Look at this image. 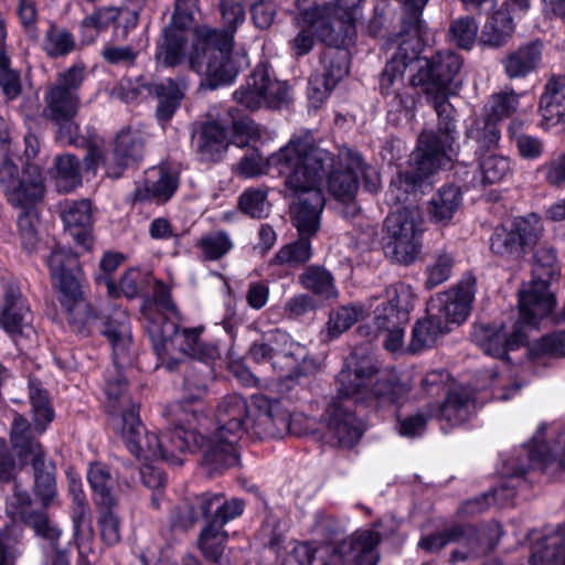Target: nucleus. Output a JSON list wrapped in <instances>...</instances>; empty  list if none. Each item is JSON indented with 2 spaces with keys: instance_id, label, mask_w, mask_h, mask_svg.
Returning <instances> with one entry per match:
<instances>
[{
  "instance_id": "1",
  "label": "nucleus",
  "mask_w": 565,
  "mask_h": 565,
  "mask_svg": "<svg viewBox=\"0 0 565 565\" xmlns=\"http://www.w3.org/2000/svg\"><path fill=\"white\" fill-rule=\"evenodd\" d=\"M419 41L416 36H406L398 41L397 47L380 76L381 94L395 111L409 107L412 98L407 93L404 74L412 72L409 85L418 88L433 104L437 114V132L440 139L457 138L455 108L448 102L450 85L462 66L461 57L452 51L437 52L431 57H419Z\"/></svg>"
},
{
  "instance_id": "2",
  "label": "nucleus",
  "mask_w": 565,
  "mask_h": 565,
  "mask_svg": "<svg viewBox=\"0 0 565 565\" xmlns=\"http://www.w3.org/2000/svg\"><path fill=\"white\" fill-rule=\"evenodd\" d=\"M321 170V166L305 171L296 169L284 182L285 196L292 199L290 209L299 238L282 246L273 258V264L298 267L310 260V237L320 228V214L324 207Z\"/></svg>"
},
{
  "instance_id": "3",
  "label": "nucleus",
  "mask_w": 565,
  "mask_h": 565,
  "mask_svg": "<svg viewBox=\"0 0 565 565\" xmlns=\"http://www.w3.org/2000/svg\"><path fill=\"white\" fill-rule=\"evenodd\" d=\"M33 469V492L41 505L36 507L31 495L14 486L13 493L7 499L6 512L12 521H20L31 527L36 536L56 545L62 530L49 516L47 508L57 495L54 466L44 457L31 460Z\"/></svg>"
},
{
  "instance_id": "4",
  "label": "nucleus",
  "mask_w": 565,
  "mask_h": 565,
  "mask_svg": "<svg viewBox=\"0 0 565 565\" xmlns=\"http://www.w3.org/2000/svg\"><path fill=\"white\" fill-rule=\"evenodd\" d=\"M320 166L323 179L334 166L333 154L318 147L310 132H301L292 136L287 145L266 160L255 150L245 154L237 163V171L242 177L254 178L266 173L268 169H274L280 175H285L286 181L296 169L305 171Z\"/></svg>"
},
{
  "instance_id": "5",
  "label": "nucleus",
  "mask_w": 565,
  "mask_h": 565,
  "mask_svg": "<svg viewBox=\"0 0 565 565\" xmlns=\"http://www.w3.org/2000/svg\"><path fill=\"white\" fill-rule=\"evenodd\" d=\"M51 278L60 291V301L68 312L74 330L85 333L97 322L98 316L83 299V273L76 254L64 246H55L46 259Z\"/></svg>"
},
{
  "instance_id": "6",
  "label": "nucleus",
  "mask_w": 565,
  "mask_h": 565,
  "mask_svg": "<svg viewBox=\"0 0 565 565\" xmlns=\"http://www.w3.org/2000/svg\"><path fill=\"white\" fill-rule=\"evenodd\" d=\"M454 145L451 138L440 139L434 131L423 132L413 152L409 168L391 180L386 201L395 205L405 203L408 196L420 186L423 180L450 161Z\"/></svg>"
},
{
  "instance_id": "7",
  "label": "nucleus",
  "mask_w": 565,
  "mask_h": 565,
  "mask_svg": "<svg viewBox=\"0 0 565 565\" xmlns=\"http://www.w3.org/2000/svg\"><path fill=\"white\" fill-rule=\"evenodd\" d=\"M231 35L207 25L195 29V43L190 55V68L204 75L202 85L215 89L234 81L238 66L232 56Z\"/></svg>"
},
{
  "instance_id": "8",
  "label": "nucleus",
  "mask_w": 565,
  "mask_h": 565,
  "mask_svg": "<svg viewBox=\"0 0 565 565\" xmlns=\"http://www.w3.org/2000/svg\"><path fill=\"white\" fill-rule=\"evenodd\" d=\"M377 367L366 350L355 349L345 359L342 370L337 377V397L349 403L366 402L376 397L388 396V399L396 402L407 393L406 385L391 384L392 390L385 391L386 383L376 380Z\"/></svg>"
},
{
  "instance_id": "9",
  "label": "nucleus",
  "mask_w": 565,
  "mask_h": 565,
  "mask_svg": "<svg viewBox=\"0 0 565 565\" xmlns=\"http://www.w3.org/2000/svg\"><path fill=\"white\" fill-rule=\"evenodd\" d=\"M365 0H337L307 7L308 0H296L303 23L315 29L328 49L342 50L355 33V20Z\"/></svg>"
},
{
  "instance_id": "10",
  "label": "nucleus",
  "mask_w": 565,
  "mask_h": 565,
  "mask_svg": "<svg viewBox=\"0 0 565 565\" xmlns=\"http://www.w3.org/2000/svg\"><path fill=\"white\" fill-rule=\"evenodd\" d=\"M248 354L256 363H269L273 371L287 380L299 379L316 369L308 349L278 329L269 331L262 341L254 342Z\"/></svg>"
},
{
  "instance_id": "11",
  "label": "nucleus",
  "mask_w": 565,
  "mask_h": 565,
  "mask_svg": "<svg viewBox=\"0 0 565 565\" xmlns=\"http://www.w3.org/2000/svg\"><path fill=\"white\" fill-rule=\"evenodd\" d=\"M120 428L122 439L128 450L139 460L153 461L162 459L171 465L180 466L183 462L181 455L188 447L186 438L180 433L173 449H167L168 441H174L173 434H150L140 422L139 413L129 409L122 423L116 425Z\"/></svg>"
},
{
  "instance_id": "12",
  "label": "nucleus",
  "mask_w": 565,
  "mask_h": 565,
  "mask_svg": "<svg viewBox=\"0 0 565 565\" xmlns=\"http://www.w3.org/2000/svg\"><path fill=\"white\" fill-rule=\"evenodd\" d=\"M423 216L413 204L392 211L385 218L384 252L395 263L411 265L422 250Z\"/></svg>"
},
{
  "instance_id": "13",
  "label": "nucleus",
  "mask_w": 565,
  "mask_h": 565,
  "mask_svg": "<svg viewBox=\"0 0 565 565\" xmlns=\"http://www.w3.org/2000/svg\"><path fill=\"white\" fill-rule=\"evenodd\" d=\"M87 76L84 62H76L65 71L56 74L53 83L47 85L43 102V117L56 125H67L71 132L72 119L81 107L78 90Z\"/></svg>"
},
{
  "instance_id": "14",
  "label": "nucleus",
  "mask_w": 565,
  "mask_h": 565,
  "mask_svg": "<svg viewBox=\"0 0 565 565\" xmlns=\"http://www.w3.org/2000/svg\"><path fill=\"white\" fill-rule=\"evenodd\" d=\"M202 328H184L181 332L174 322L164 321L159 326L158 321L149 318L148 332L152 341L153 350L161 361L167 362V367L173 370L177 366L174 360L167 361L171 349L178 343L179 349L185 355L203 361L205 359H214L217 350L214 345L201 343L200 334Z\"/></svg>"
},
{
  "instance_id": "15",
  "label": "nucleus",
  "mask_w": 565,
  "mask_h": 565,
  "mask_svg": "<svg viewBox=\"0 0 565 565\" xmlns=\"http://www.w3.org/2000/svg\"><path fill=\"white\" fill-rule=\"evenodd\" d=\"M541 318L532 315L522 317L521 301L519 300V319L510 335L503 331L502 324L477 323L473 326L470 337L472 342L486 354L505 359L509 351L527 344L529 333L537 328Z\"/></svg>"
},
{
  "instance_id": "16",
  "label": "nucleus",
  "mask_w": 565,
  "mask_h": 565,
  "mask_svg": "<svg viewBox=\"0 0 565 565\" xmlns=\"http://www.w3.org/2000/svg\"><path fill=\"white\" fill-rule=\"evenodd\" d=\"M533 274L530 288L519 292L522 317H545L555 305L554 296L548 290L550 280L557 274L556 254L552 247H540L536 250Z\"/></svg>"
},
{
  "instance_id": "17",
  "label": "nucleus",
  "mask_w": 565,
  "mask_h": 565,
  "mask_svg": "<svg viewBox=\"0 0 565 565\" xmlns=\"http://www.w3.org/2000/svg\"><path fill=\"white\" fill-rule=\"evenodd\" d=\"M0 185L10 204L17 207L33 206L44 194V179L39 166L25 163L22 172L9 158L0 163Z\"/></svg>"
},
{
  "instance_id": "18",
  "label": "nucleus",
  "mask_w": 565,
  "mask_h": 565,
  "mask_svg": "<svg viewBox=\"0 0 565 565\" xmlns=\"http://www.w3.org/2000/svg\"><path fill=\"white\" fill-rule=\"evenodd\" d=\"M233 96L237 104L252 111L264 106L279 108L287 102L288 87L274 78L266 65L260 64Z\"/></svg>"
},
{
  "instance_id": "19",
  "label": "nucleus",
  "mask_w": 565,
  "mask_h": 565,
  "mask_svg": "<svg viewBox=\"0 0 565 565\" xmlns=\"http://www.w3.org/2000/svg\"><path fill=\"white\" fill-rule=\"evenodd\" d=\"M542 224L536 215L516 217L510 228L498 227L490 238V248L498 256L519 259L537 243Z\"/></svg>"
},
{
  "instance_id": "20",
  "label": "nucleus",
  "mask_w": 565,
  "mask_h": 565,
  "mask_svg": "<svg viewBox=\"0 0 565 565\" xmlns=\"http://www.w3.org/2000/svg\"><path fill=\"white\" fill-rule=\"evenodd\" d=\"M382 540L374 530L356 531L334 545L327 547L321 565H376L377 546Z\"/></svg>"
},
{
  "instance_id": "21",
  "label": "nucleus",
  "mask_w": 565,
  "mask_h": 565,
  "mask_svg": "<svg viewBox=\"0 0 565 565\" xmlns=\"http://www.w3.org/2000/svg\"><path fill=\"white\" fill-rule=\"evenodd\" d=\"M338 161V169L329 173L328 189L342 205L341 214L344 217H353L360 211L355 202L359 190V178L355 168L362 167V157L352 149L342 148L339 151Z\"/></svg>"
},
{
  "instance_id": "22",
  "label": "nucleus",
  "mask_w": 565,
  "mask_h": 565,
  "mask_svg": "<svg viewBox=\"0 0 565 565\" xmlns=\"http://www.w3.org/2000/svg\"><path fill=\"white\" fill-rule=\"evenodd\" d=\"M475 294L476 279L466 276L454 288L431 297L427 312L444 320L447 328L451 323L459 324L469 316Z\"/></svg>"
},
{
  "instance_id": "23",
  "label": "nucleus",
  "mask_w": 565,
  "mask_h": 565,
  "mask_svg": "<svg viewBox=\"0 0 565 565\" xmlns=\"http://www.w3.org/2000/svg\"><path fill=\"white\" fill-rule=\"evenodd\" d=\"M348 73V52L345 50L326 49L320 56V67L309 78L308 98L310 105L318 108Z\"/></svg>"
},
{
  "instance_id": "24",
  "label": "nucleus",
  "mask_w": 565,
  "mask_h": 565,
  "mask_svg": "<svg viewBox=\"0 0 565 565\" xmlns=\"http://www.w3.org/2000/svg\"><path fill=\"white\" fill-rule=\"evenodd\" d=\"M249 428L259 438H282L290 431V413L279 399L259 394L253 396Z\"/></svg>"
},
{
  "instance_id": "25",
  "label": "nucleus",
  "mask_w": 565,
  "mask_h": 565,
  "mask_svg": "<svg viewBox=\"0 0 565 565\" xmlns=\"http://www.w3.org/2000/svg\"><path fill=\"white\" fill-rule=\"evenodd\" d=\"M459 547L450 554L449 562L456 564L460 561L475 559L493 551L498 545L502 530L498 523L475 527L470 524H459Z\"/></svg>"
},
{
  "instance_id": "26",
  "label": "nucleus",
  "mask_w": 565,
  "mask_h": 565,
  "mask_svg": "<svg viewBox=\"0 0 565 565\" xmlns=\"http://www.w3.org/2000/svg\"><path fill=\"white\" fill-rule=\"evenodd\" d=\"M323 423L330 439L340 447H353L363 435L362 422L349 403L333 399L326 408Z\"/></svg>"
},
{
  "instance_id": "27",
  "label": "nucleus",
  "mask_w": 565,
  "mask_h": 565,
  "mask_svg": "<svg viewBox=\"0 0 565 565\" xmlns=\"http://www.w3.org/2000/svg\"><path fill=\"white\" fill-rule=\"evenodd\" d=\"M252 412L245 397L239 394L224 396L216 407L215 431L226 435L231 440H238L249 428Z\"/></svg>"
},
{
  "instance_id": "28",
  "label": "nucleus",
  "mask_w": 565,
  "mask_h": 565,
  "mask_svg": "<svg viewBox=\"0 0 565 565\" xmlns=\"http://www.w3.org/2000/svg\"><path fill=\"white\" fill-rule=\"evenodd\" d=\"M145 152V136L141 130L126 128L116 137L113 161L108 162L107 175L117 179L124 169L142 159Z\"/></svg>"
},
{
  "instance_id": "29",
  "label": "nucleus",
  "mask_w": 565,
  "mask_h": 565,
  "mask_svg": "<svg viewBox=\"0 0 565 565\" xmlns=\"http://www.w3.org/2000/svg\"><path fill=\"white\" fill-rule=\"evenodd\" d=\"M102 333L108 339L113 349V360L116 367L131 364V329L127 315L116 311L104 322Z\"/></svg>"
},
{
  "instance_id": "30",
  "label": "nucleus",
  "mask_w": 565,
  "mask_h": 565,
  "mask_svg": "<svg viewBox=\"0 0 565 565\" xmlns=\"http://www.w3.org/2000/svg\"><path fill=\"white\" fill-rule=\"evenodd\" d=\"M203 439H199V444L205 440L206 449L202 462L210 475L221 473L238 463V455L235 448L237 440H231L224 434L218 436L215 430L209 436L203 435Z\"/></svg>"
},
{
  "instance_id": "31",
  "label": "nucleus",
  "mask_w": 565,
  "mask_h": 565,
  "mask_svg": "<svg viewBox=\"0 0 565 565\" xmlns=\"http://www.w3.org/2000/svg\"><path fill=\"white\" fill-rule=\"evenodd\" d=\"M65 230L81 246L89 248L93 238L92 207L88 200L66 201L61 210Z\"/></svg>"
},
{
  "instance_id": "32",
  "label": "nucleus",
  "mask_w": 565,
  "mask_h": 565,
  "mask_svg": "<svg viewBox=\"0 0 565 565\" xmlns=\"http://www.w3.org/2000/svg\"><path fill=\"white\" fill-rule=\"evenodd\" d=\"M31 323L29 305L23 299L20 288L14 284L6 286L0 313V324L6 332L17 335Z\"/></svg>"
},
{
  "instance_id": "33",
  "label": "nucleus",
  "mask_w": 565,
  "mask_h": 565,
  "mask_svg": "<svg viewBox=\"0 0 565 565\" xmlns=\"http://www.w3.org/2000/svg\"><path fill=\"white\" fill-rule=\"evenodd\" d=\"M541 60L542 43L532 41L508 52L502 58V65L510 79L524 78L539 67Z\"/></svg>"
},
{
  "instance_id": "34",
  "label": "nucleus",
  "mask_w": 565,
  "mask_h": 565,
  "mask_svg": "<svg viewBox=\"0 0 565 565\" xmlns=\"http://www.w3.org/2000/svg\"><path fill=\"white\" fill-rule=\"evenodd\" d=\"M212 376V369L203 361H193L188 365L181 388L182 413L189 412L186 405L201 402L207 394V382Z\"/></svg>"
},
{
  "instance_id": "35",
  "label": "nucleus",
  "mask_w": 565,
  "mask_h": 565,
  "mask_svg": "<svg viewBox=\"0 0 565 565\" xmlns=\"http://www.w3.org/2000/svg\"><path fill=\"white\" fill-rule=\"evenodd\" d=\"M545 426L541 425L529 443L527 454L531 466H548L558 462L565 470V434H561L551 447L545 444Z\"/></svg>"
},
{
  "instance_id": "36",
  "label": "nucleus",
  "mask_w": 565,
  "mask_h": 565,
  "mask_svg": "<svg viewBox=\"0 0 565 565\" xmlns=\"http://www.w3.org/2000/svg\"><path fill=\"white\" fill-rule=\"evenodd\" d=\"M226 129L216 121L203 125L195 141L196 154L201 161L216 162L222 159L226 148Z\"/></svg>"
},
{
  "instance_id": "37",
  "label": "nucleus",
  "mask_w": 565,
  "mask_h": 565,
  "mask_svg": "<svg viewBox=\"0 0 565 565\" xmlns=\"http://www.w3.org/2000/svg\"><path fill=\"white\" fill-rule=\"evenodd\" d=\"M461 204V189L454 184L444 185L429 200V218L434 223L446 225L451 221Z\"/></svg>"
},
{
  "instance_id": "38",
  "label": "nucleus",
  "mask_w": 565,
  "mask_h": 565,
  "mask_svg": "<svg viewBox=\"0 0 565 565\" xmlns=\"http://www.w3.org/2000/svg\"><path fill=\"white\" fill-rule=\"evenodd\" d=\"M530 565H565V530L545 534L532 550Z\"/></svg>"
},
{
  "instance_id": "39",
  "label": "nucleus",
  "mask_w": 565,
  "mask_h": 565,
  "mask_svg": "<svg viewBox=\"0 0 565 565\" xmlns=\"http://www.w3.org/2000/svg\"><path fill=\"white\" fill-rule=\"evenodd\" d=\"M10 440L20 458H30V460H32L36 457H44L41 444L33 435L28 419L21 414L14 413L10 429Z\"/></svg>"
},
{
  "instance_id": "40",
  "label": "nucleus",
  "mask_w": 565,
  "mask_h": 565,
  "mask_svg": "<svg viewBox=\"0 0 565 565\" xmlns=\"http://www.w3.org/2000/svg\"><path fill=\"white\" fill-rule=\"evenodd\" d=\"M472 409V397L467 388L459 387L448 391L445 402L439 408V419L455 427L468 420Z\"/></svg>"
},
{
  "instance_id": "41",
  "label": "nucleus",
  "mask_w": 565,
  "mask_h": 565,
  "mask_svg": "<svg viewBox=\"0 0 565 565\" xmlns=\"http://www.w3.org/2000/svg\"><path fill=\"white\" fill-rule=\"evenodd\" d=\"M540 110L547 127L565 118V79H551L540 98Z\"/></svg>"
},
{
  "instance_id": "42",
  "label": "nucleus",
  "mask_w": 565,
  "mask_h": 565,
  "mask_svg": "<svg viewBox=\"0 0 565 565\" xmlns=\"http://www.w3.org/2000/svg\"><path fill=\"white\" fill-rule=\"evenodd\" d=\"M158 99L156 110L157 119L161 124L168 122L177 109L180 107L184 97L183 88L173 79L166 78L151 85V94Z\"/></svg>"
},
{
  "instance_id": "43",
  "label": "nucleus",
  "mask_w": 565,
  "mask_h": 565,
  "mask_svg": "<svg viewBox=\"0 0 565 565\" xmlns=\"http://www.w3.org/2000/svg\"><path fill=\"white\" fill-rule=\"evenodd\" d=\"M87 480L97 505L104 509H114L117 498L114 493L116 480L109 469L100 463H93L87 471Z\"/></svg>"
},
{
  "instance_id": "44",
  "label": "nucleus",
  "mask_w": 565,
  "mask_h": 565,
  "mask_svg": "<svg viewBox=\"0 0 565 565\" xmlns=\"http://www.w3.org/2000/svg\"><path fill=\"white\" fill-rule=\"evenodd\" d=\"M303 289L329 300L338 297L335 280L330 270L320 265L308 266L298 277Z\"/></svg>"
},
{
  "instance_id": "45",
  "label": "nucleus",
  "mask_w": 565,
  "mask_h": 565,
  "mask_svg": "<svg viewBox=\"0 0 565 565\" xmlns=\"http://www.w3.org/2000/svg\"><path fill=\"white\" fill-rule=\"evenodd\" d=\"M116 369L118 372L117 377L115 380H109L107 382L105 392L107 395V412L111 416L116 425H119L120 423H122L125 414L130 408L139 413V407L126 394L127 382L120 374V371L124 367Z\"/></svg>"
},
{
  "instance_id": "46",
  "label": "nucleus",
  "mask_w": 565,
  "mask_h": 565,
  "mask_svg": "<svg viewBox=\"0 0 565 565\" xmlns=\"http://www.w3.org/2000/svg\"><path fill=\"white\" fill-rule=\"evenodd\" d=\"M189 28H179L171 23L163 31V39L158 45L157 60L166 66L179 64L183 56L186 42L185 31Z\"/></svg>"
},
{
  "instance_id": "47",
  "label": "nucleus",
  "mask_w": 565,
  "mask_h": 565,
  "mask_svg": "<svg viewBox=\"0 0 565 565\" xmlns=\"http://www.w3.org/2000/svg\"><path fill=\"white\" fill-rule=\"evenodd\" d=\"M450 329L446 327L445 321L427 313V317L415 323L412 332L409 350L418 352L433 347L439 337L447 333Z\"/></svg>"
},
{
  "instance_id": "48",
  "label": "nucleus",
  "mask_w": 565,
  "mask_h": 565,
  "mask_svg": "<svg viewBox=\"0 0 565 565\" xmlns=\"http://www.w3.org/2000/svg\"><path fill=\"white\" fill-rule=\"evenodd\" d=\"M227 532L214 525L205 523L199 537V547L204 557L214 565H227L228 561L224 556L225 544L227 542Z\"/></svg>"
},
{
  "instance_id": "49",
  "label": "nucleus",
  "mask_w": 565,
  "mask_h": 565,
  "mask_svg": "<svg viewBox=\"0 0 565 565\" xmlns=\"http://www.w3.org/2000/svg\"><path fill=\"white\" fill-rule=\"evenodd\" d=\"M29 396L35 430L41 434L53 420L54 409L51 405L47 392L36 379H30L29 381Z\"/></svg>"
},
{
  "instance_id": "50",
  "label": "nucleus",
  "mask_w": 565,
  "mask_h": 565,
  "mask_svg": "<svg viewBox=\"0 0 565 565\" xmlns=\"http://www.w3.org/2000/svg\"><path fill=\"white\" fill-rule=\"evenodd\" d=\"M512 18L507 11L493 13L482 28L480 40L484 45L502 46L513 33Z\"/></svg>"
},
{
  "instance_id": "51",
  "label": "nucleus",
  "mask_w": 565,
  "mask_h": 565,
  "mask_svg": "<svg viewBox=\"0 0 565 565\" xmlns=\"http://www.w3.org/2000/svg\"><path fill=\"white\" fill-rule=\"evenodd\" d=\"M119 17L120 9L115 7H102L85 17L79 23L83 43L90 44L94 42L99 32L108 28Z\"/></svg>"
},
{
  "instance_id": "52",
  "label": "nucleus",
  "mask_w": 565,
  "mask_h": 565,
  "mask_svg": "<svg viewBox=\"0 0 565 565\" xmlns=\"http://www.w3.org/2000/svg\"><path fill=\"white\" fill-rule=\"evenodd\" d=\"M374 327L369 324H361L358 328V333L362 337L374 339L382 332L397 326L406 324L408 319L403 311H394L393 307L380 306L374 311L373 318Z\"/></svg>"
},
{
  "instance_id": "53",
  "label": "nucleus",
  "mask_w": 565,
  "mask_h": 565,
  "mask_svg": "<svg viewBox=\"0 0 565 565\" xmlns=\"http://www.w3.org/2000/svg\"><path fill=\"white\" fill-rule=\"evenodd\" d=\"M157 173V180H147L143 186L136 190L135 196L137 200L157 199L158 201H168L172 196L178 188V179L162 169L158 170Z\"/></svg>"
},
{
  "instance_id": "54",
  "label": "nucleus",
  "mask_w": 565,
  "mask_h": 565,
  "mask_svg": "<svg viewBox=\"0 0 565 565\" xmlns=\"http://www.w3.org/2000/svg\"><path fill=\"white\" fill-rule=\"evenodd\" d=\"M76 41L66 29L51 24L45 32L43 50L50 57H62L74 51Z\"/></svg>"
},
{
  "instance_id": "55",
  "label": "nucleus",
  "mask_w": 565,
  "mask_h": 565,
  "mask_svg": "<svg viewBox=\"0 0 565 565\" xmlns=\"http://www.w3.org/2000/svg\"><path fill=\"white\" fill-rule=\"evenodd\" d=\"M454 265L455 258L450 253L440 250L434 255L425 269L424 287L431 290L446 282L452 274Z\"/></svg>"
},
{
  "instance_id": "56",
  "label": "nucleus",
  "mask_w": 565,
  "mask_h": 565,
  "mask_svg": "<svg viewBox=\"0 0 565 565\" xmlns=\"http://www.w3.org/2000/svg\"><path fill=\"white\" fill-rule=\"evenodd\" d=\"M56 186L60 191L70 192L82 183L79 161L73 154L66 153L55 158Z\"/></svg>"
},
{
  "instance_id": "57",
  "label": "nucleus",
  "mask_w": 565,
  "mask_h": 565,
  "mask_svg": "<svg viewBox=\"0 0 565 565\" xmlns=\"http://www.w3.org/2000/svg\"><path fill=\"white\" fill-rule=\"evenodd\" d=\"M478 171L481 174L483 188L503 181L512 173L509 158L500 154H489L479 161Z\"/></svg>"
},
{
  "instance_id": "58",
  "label": "nucleus",
  "mask_w": 565,
  "mask_h": 565,
  "mask_svg": "<svg viewBox=\"0 0 565 565\" xmlns=\"http://www.w3.org/2000/svg\"><path fill=\"white\" fill-rule=\"evenodd\" d=\"M22 89L20 71L12 67L10 56L0 46V92L8 100H13L21 95Z\"/></svg>"
},
{
  "instance_id": "59",
  "label": "nucleus",
  "mask_w": 565,
  "mask_h": 565,
  "mask_svg": "<svg viewBox=\"0 0 565 565\" xmlns=\"http://www.w3.org/2000/svg\"><path fill=\"white\" fill-rule=\"evenodd\" d=\"M247 0H218V10L224 29L218 30L221 33L231 35L245 21V4Z\"/></svg>"
},
{
  "instance_id": "60",
  "label": "nucleus",
  "mask_w": 565,
  "mask_h": 565,
  "mask_svg": "<svg viewBox=\"0 0 565 565\" xmlns=\"http://www.w3.org/2000/svg\"><path fill=\"white\" fill-rule=\"evenodd\" d=\"M196 246L201 249L205 259L217 260L232 249L233 242L227 233L218 231L202 236Z\"/></svg>"
},
{
  "instance_id": "61",
  "label": "nucleus",
  "mask_w": 565,
  "mask_h": 565,
  "mask_svg": "<svg viewBox=\"0 0 565 565\" xmlns=\"http://www.w3.org/2000/svg\"><path fill=\"white\" fill-rule=\"evenodd\" d=\"M478 23L471 17L454 20L449 25V39L458 47L470 50L478 35Z\"/></svg>"
},
{
  "instance_id": "62",
  "label": "nucleus",
  "mask_w": 565,
  "mask_h": 565,
  "mask_svg": "<svg viewBox=\"0 0 565 565\" xmlns=\"http://www.w3.org/2000/svg\"><path fill=\"white\" fill-rule=\"evenodd\" d=\"M521 122H511L509 132L514 141L520 157L526 160L540 158L544 152V142L534 136L522 134L519 131Z\"/></svg>"
},
{
  "instance_id": "63",
  "label": "nucleus",
  "mask_w": 565,
  "mask_h": 565,
  "mask_svg": "<svg viewBox=\"0 0 565 565\" xmlns=\"http://www.w3.org/2000/svg\"><path fill=\"white\" fill-rule=\"evenodd\" d=\"M362 315V309L356 306H343L329 316L327 323V333L330 338H335L347 331Z\"/></svg>"
},
{
  "instance_id": "64",
  "label": "nucleus",
  "mask_w": 565,
  "mask_h": 565,
  "mask_svg": "<svg viewBox=\"0 0 565 565\" xmlns=\"http://www.w3.org/2000/svg\"><path fill=\"white\" fill-rule=\"evenodd\" d=\"M518 105L519 95L513 90L493 94L486 106L487 116L499 121L513 114Z\"/></svg>"
}]
</instances>
